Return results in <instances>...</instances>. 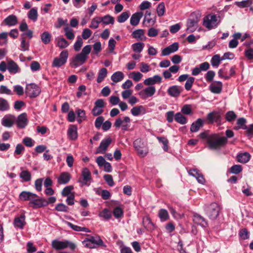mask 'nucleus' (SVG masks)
Here are the masks:
<instances>
[{"label":"nucleus","mask_w":253,"mask_h":253,"mask_svg":"<svg viewBox=\"0 0 253 253\" xmlns=\"http://www.w3.org/2000/svg\"><path fill=\"white\" fill-rule=\"evenodd\" d=\"M183 90V89L182 86L174 85L169 88L168 89V93L171 97H177L180 95Z\"/></svg>","instance_id":"obj_15"},{"label":"nucleus","mask_w":253,"mask_h":253,"mask_svg":"<svg viewBox=\"0 0 253 253\" xmlns=\"http://www.w3.org/2000/svg\"><path fill=\"white\" fill-rule=\"evenodd\" d=\"M28 119L27 114L25 113L18 116L17 119V126L20 128H23L27 125Z\"/></svg>","instance_id":"obj_20"},{"label":"nucleus","mask_w":253,"mask_h":253,"mask_svg":"<svg viewBox=\"0 0 253 253\" xmlns=\"http://www.w3.org/2000/svg\"><path fill=\"white\" fill-rule=\"evenodd\" d=\"M88 237L83 242V244L86 247L90 249L95 248L98 246H104V242L100 237L98 235L90 236L87 235Z\"/></svg>","instance_id":"obj_3"},{"label":"nucleus","mask_w":253,"mask_h":253,"mask_svg":"<svg viewBox=\"0 0 253 253\" xmlns=\"http://www.w3.org/2000/svg\"><path fill=\"white\" fill-rule=\"evenodd\" d=\"M188 173L193 176L195 177L199 183L203 184L205 182V179L203 177V175L200 172V171L197 169H191L188 171Z\"/></svg>","instance_id":"obj_22"},{"label":"nucleus","mask_w":253,"mask_h":253,"mask_svg":"<svg viewBox=\"0 0 253 253\" xmlns=\"http://www.w3.org/2000/svg\"><path fill=\"white\" fill-rule=\"evenodd\" d=\"M143 15L142 12H137L132 14L130 19V24L134 26L137 25Z\"/></svg>","instance_id":"obj_27"},{"label":"nucleus","mask_w":253,"mask_h":253,"mask_svg":"<svg viewBox=\"0 0 253 253\" xmlns=\"http://www.w3.org/2000/svg\"><path fill=\"white\" fill-rule=\"evenodd\" d=\"M32 197H38V195L31 192L26 191H22L19 195V199L22 201H29L30 202Z\"/></svg>","instance_id":"obj_25"},{"label":"nucleus","mask_w":253,"mask_h":253,"mask_svg":"<svg viewBox=\"0 0 253 253\" xmlns=\"http://www.w3.org/2000/svg\"><path fill=\"white\" fill-rule=\"evenodd\" d=\"M87 58L81 53L77 54L72 59L70 64L74 68H77L84 63Z\"/></svg>","instance_id":"obj_12"},{"label":"nucleus","mask_w":253,"mask_h":253,"mask_svg":"<svg viewBox=\"0 0 253 253\" xmlns=\"http://www.w3.org/2000/svg\"><path fill=\"white\" fill-rule=\"evenodd\" d=\"M144 46L142 42H136L132 44V48L135 52L140 53Z\"/></svg>","instance_id":"obj_50"},{"label":"nucleus","mask_w":253,"mask_h":253,"mask_svg":"<svg viewBox=\"0 0 253 253\" xmlns=\"http://www.w3.org/2000/svg\"><path fill=\"white\" fill-rule=\"evenodd\" d=\"M209 88L212 93L216 94L220 93L222 90V84L219 81L215 82L210 85Z\"/></svg>","instance_id":"obj_23"},{"label":"nucleus","mask_w":253,"mask_h":253,"mask_svg":"<svg viewBox=\"0 0 253 253\" xmlns=\"http://www.w3.org/2000/svg\"><path fill=\"white\" fill-rule=\"evenodd\" d=\"M101 22L104 25L113 24L114 23V18L110 15H106L103 17H100Z\"/></svg>","instance_id":"obj_41"},{"label":"nucleus","mask_w":253,"mask_h":253,"mask_svg":"<svg viewBox=\"0 0 253 253\" xmlns=\"http://www.w3.org/2000/svg\"><path fill=\"white\" fill-rule=\"evenodd\" d=\"M25 93L30 98H35L41 93V89L35 84H30L26 85Z\"/></svg>","instance_id":"obj_7"},{"label":"nucleus","mask_w":253,"mask_h":253,"mask_svg":"<svg viewBox=\"0 0 253 253\" xmlns=\"http://www.w3.org/2000/svg\"><path fill=\"white\" fill-rule=\"evenodd\" d=\"M53 248L56 250H62L69 247L71 250H74L76 247V245L69 241H60L54 240L51 244Z\"/></svg>","instance_id":"obj_5"},{"label":"nucleus","mask_w":253,"mask_h":253,"mask_svg":"<svg viewBox=\"0 0 253 253\" xmlns=\"http://www.w3.org/2000/svg\"><path fill=\"white\" fill-rule=\"evenodd\" d=\"M133 146L138 154L141 157H144L148 153L147 149L140 139H137L133 142Z\"/></svg>","instance_id":"obj_10"},{"label":"nucleus","mask_w":253,"mask_h":253,"mask_svg":"<svg viewBox=\"0 0 253 253\" xmlns=\"http://www.w3.org/2000/svg\"><path fill=\"white\" fill-rule=\"evenodd\" d=\"M251 157V155L248 152H244L238 154L237 159L238 162L246 164L250 161Z\"/></svg>","instance_id":"obj_31"},{"label":"nucleus","mask_w":253,"mask_h":253,"mask_svg":"<svg viewBox=\"0 0 253 253\" xmlns=\"http://www.w3.org/2000/svg\"><path fill=\"white\" fill-rule=\"evenodd\" d=\"M67 134L70 139L73 140H76L78 137L77 126L71 125L68 128Z\"/></svg>","instance_id":"obj_29"},{"label":"nucleus","mask_w":253,"mask_h":253,"mask_svg":"<svg viewBox=\"0 0 253 253\" xmlns=\"http://www.w3.org/2000/svg\"><path fill=\"white\" fill-rule=\"evenodd\" d=\"M156 92V88L152 85H149L139 92V95L143 99H146L152 96Z\"/></svg>","instance_id":"obj_14"},{"label":"nucleus","mask_w":253,"mask_h":253,"mask_svg":"<svg viewBox=\"0 0 253 253\" xmlns=\"http://www.w3.org/2000/svg\"><path fill=\"white\" fill-rule=\"evenodd\" d=\"M46 204L45 199L38 198V196L32 197L31 201L29 203V206L33 209H38L46 206Z\"/></svg>","instance_id":"obj_11"},{"label":"nucleus","mask_w":253,"mask_h":253,"mask_svg":"<svg viewBox=\"0 0 253 253\" xmlns=\"http://www.w3.org/2000/svg\"><path fill=\"white\" fill-rule=\"evenodd\" d=\"M66 224L73 230L76 231H83L85 232H90V230L88 228L84 227H80L78 225H74L72 223L66 221Z\"/></svg>","instance_id":"obj_36"},{"label":"nucleus","mask_w":253,"mask_h":253,"mask_svg":"<svg viewBox=\"0 0 253 253\" xmlns=\"http://www.w3.org/2000/svg\"><path fill=\"white\" fill-rule=\"evenodd\" d=\"M165 12V5L163 2L160 3L157 8V12L159 17L164 15Z\"/></svg>","instance_id":"obj_53"},{"label":"nucleus","mask_w":253,"mask_h":253,"mask_svg":"<svg viewBox=\"0 0 253 253\" xmlns=\"http://www.w3.org/2000/svg\"><path fill=\"white\" fill-rule=\"evenodd\" d=\"M179 48V44L178 42H174L169 46L165 48L162 51V56H167L171 53L176 51Z\"/></svg>","instance_id":"obj_17"},{"label":"nucleus","mask_w":253,"mask_h":253,"mask_svg":"<svg viewBox=\"0 0 253 253\" xmlns=\"http://www.w3.org/2000/svg\"><path fill=\"white\" fill-rule=\"evenodd\" d=\"M41 37L42 42L45 44H48L51 41V35L48 32H44Z\"/></svg>","instance_id":"obj_43"},{"label":"nucleus","mask_w":253,"mask_h":253,"mask_svg":"<svg viewBox=\"0 0 253 253\" xmlns=\"http://www.w3.org/2000/svg\"><path fill=\"white\" fill-rule=\"evenodd\" d=\"M242 171V168L241 165H235L230 168V172L232 173L237 174Z\"/></svg>","instance_id":"obj_63"},{"label":"nucleus","mask_w":253,"mask_h":253,"mask_svg":"<svg viewBox=\"0 0 253 253\" xmlns=\"http://www.w3.org/2000/svg\"><path fill=\"white\" fill-rule=\"evenodd\" d=\"M174 120L181 125L186 124L187 122V118L180 112L176 113L174 116Z\"/></svg>","instance_id":"obj_39"},{"label":"nucleus","mask_w":253,"mask_h":253,"mask_svg":"<svg viewBox=\"0 0 253 253\" xmlns=\"http://www.w3.org/2000/svg\"><path fill=\"white\" fill-rule=\"evenodd\" d=\"M158 215L162 221L167 220L169 217L168 211L163 209L159 211Z\"/></svg>","instance_id":"obj_48"},{"label":"nucleus","mask_w":253,"mask_h":253,"mask_svg":"<svg viewBox=\"0 0 253 253\" xmlns=\"http://www.w3.org/2000/svg\"><path fill=\"white\" fill-rule=\"evenodd\" d=\"M195 78L192 77H189L185 84V88L187 90H190L191 89L192 85L194 82Z\"/></svg>","instance_id":"obj_57"},{"label":"nucleus","mask_w":253,"mask_h":253,"mask_svg":"<svg viewBox=\"0 0 253 253\" xmlns=\"http://www.w3.org/2000/svg\"><path fill=\"white\" fill-rule=\"evenodd\" d=\"M25 215L24 214H21L19 217H16L14 221L15 226L22 229L24 227L26 222L25 221Z\"/></svg>","instance_id":"obj_32"},{"label":"nucleus","mask_w":253,"mask_h":253,"mask_svg":"<svg viewBox=\"0 0 253 253\" xmlns=\"http://www.w3.org/2000/svg\"><path fill=\"white\" fill-rule=\"evenodd\" d=\"M38 16V14L37 8L34 7L31 8L28 13V17L29 18V19H30L34 22H35L37 20Z\"/></svg>","instance_id":"obj_40"},{"label":"nucleus","mask_w":253,"mask_h":253,"mask_svg":"<svg viewBox=\"0 0 253 253\" xmlns=\"http://www.w3.org/2000/svg\"><path fill=\"white\" fill-rule=\"evenodd\" d=\"M227 142V138L224 136H219L217 134H213L207 138V143L209 149L215 150L220 149L225 145Z\"/></svg>","instance_id":"obj_1"},{"label":"nucleus","mask_w":253,"mask_h":253,"mask_svg":"<svg viewBox=\"0 0 253 253\" xmlns=\"http://www.w3.org/2000/svg\"><path fill=\"white\" fill-rule=\"evenodd\" d=\"M20 41H21V45H20V49L23 51L29 50V46H30L29 42L27 41L26 38H24V37L23 38L21 37Z\"/></svg>","instance_id":"obj_46"},{"label":"nucleus","mask_w":253,"mask_h":253,"mask_svg":"<svg viewBox=\"0 0 253 253\" xmlns=\"http://www.w3.org/2000/svg\"><path fill=\"white\" fill-rule=\"evenodd\" d=\"M157 139L158 140L160 143H161L163 144V149L165 151H167L168 150V140L164 136H158Z\"/></svg>","instance_id":"obj_52"},{"label":"nucleus","mask_w":253,"mask_h":253,"mask_svg":"<svg viewBox=\"0 0 253 253\" xmlns=\"http://www.w3.org/2000/svg\"><path fill=\"white\" fill-rule=\"evenodd\" d=\"M162 82V78L159 75H155L153 77H150L145 79L144 84L147 85H152L156 83H160Z\"/></svg>","instance_id":"obj_24"},{"label":"nucleus","mask_w":253,"mask_h":253,"mask_svg":"<svg viewBox=\"0 0 253 253\" xmlns=\"http://www.w3.org/2000/svg\"><path fill=\"white\" fill-rule=\"evenodd\" d=\"M207 118L209 123L211 124L213 122H218L220 119V115L219 112L213 111L208 114Z\"/></svg>","instance_id":"obj_28"},{"label":"nucleus","mask_w":253,"mask_h":253,"mask_svg":"<svg viewBox=\"0 0 253 253\" xmlns=\"http://www.w3.org/2000/svg\"><path fill=\"white\" fill-rule=\"evenodd\" d=\"M98 166L100 167H104V170L110 172L112 170V166L109 162H106L104 158L101 156H98L96 160Z\"/></svg>","instance_id":"obj_13"},{"label":"nucleus","mask_w":253,"mask_h":253,"mask_svg":"<svg viewBox=\"0 0 253 253\" xmlns=\"http://www.w3.org/2000/svg\"><path fill=\"white\" fill-rule=\"evenodd\" d=\"M253 4V1L252 0H243L242 1H236L235 4L240 8H245L249 7Z\"/></svg>","instance_id":"obj_49"},{"label":"nucleus","mask_w":253,"mask_h":253,"mask_svg":"<svg viewBox=\"0 0 253 253\" xmlns=\"http://www.w3.org/2000/svg\"><path fill=\"white\" fill-rule=\"evenodd\" d=\"M227 65L225 64L224 67L219 70L218 75L220 78H222L225 80L229 79L231 76L235 73V67L232 66L229 69L227 68Z\"/></svg>","instance_id":"obj_8"},{"label":"nucleus","mask_w":253,"mask_h":253,"mask_svg":"<svg viewBox=\"0 0 253 253\" xmlns=\"http://www.w3.org/2000/svg\"><path fill=\"white\" fill-rule=\"evenodd\" d=\"M100 22V17H95L91 20L89 27L92 29H96Z\"/></svg>","instance_id":"obj_55"},{"label":"nucleus","mask_w":253,"mask_h":253,"mask_svg":"<svg viewBox=\"0 0 253 253\" xmlns=\"http://www.w3.org/2000/svg\"><path fill=\"white\" fill-rule=\"evenodd\" d=\"M220 207L216 203H212L206 207L205 209L206 214L210 219H215L219 215Z\"/></svg>","instance_id":"obj_4"},{"label":"nucleus","mask_w":253,"mask_h":253,"mask_svg":"<svg viewBox=\"0 0 253 253\" xmlns=\"http://www.w3.org/2000/svg\"><path fill=\"white\" fill-rule=\"evenodd\" d=\"M7 69L11 74H16L20 72V68L13 60H10L7 62Z\"/></svg>","instance_id":"obj_19"},{"label":"nucleus","mask_w":253,"mask_h":253,"mask_svg":"<svg viewBox=\"0 0 253 253\" xmlns=\"http://www.w3.org/2000/svg\"><path fill=\"white\" fill-rule=\"evenodd\" d=\"M133 38L137 39L138 40L144 41L146 37L144 36V31L142 29H138L133 32L132 34Z\"/></svg>","instance_id":"obj_34"},{"label":"nucleus","mask_w":253,"mask_h":253,"mask_svg":"<svg viewBox=\"0 0 253 253\" xmlns=\"http://www.w3.org/2000/svg\"><path fill=\"white\" fill-rule=\"evenodd\" d=\"M193 221L195 224L200 225L203 227H206L208 225V222L206 219L198 214H195L193 215Z\"/></svg>","instance_id":"obj_21"},{"label":"nucleus","mask_w":253,"mask_h":253,"mask_svg":"<svg viewBox=\"0 0 253 253\" xmlns=\"http://www.w3.org/2000/svg\"><path fill=\"white\" fill-rule=\"evenodd\" d=\"M244 129L246 130L247 136L250 139L252 138L253 137V124L249 126H245Z\"/></svg>","instance_id":"obj_60"},{"label":"nucleus","mask_w":253,"mask_h":253,"mask_svg":"<svg viewBox=\"0 0 253 253\" xmlns=\"http://www.w3.org/2000/svg\"><path fill=\"white\" fill-rule=\"evenodd\" d=\"M129 16V14L128 12H123L118 17L117 20L119 23H124L128 18Z\"/></svg>","instance_id":"obj_56"},{"label":"nucleus","mask_w":253,"mask_h":253,"mask_svg":"<svg viewBox=\"0 0 253 253\" xmlns=\"http://www.w3.org/2000/svg\"><path fill=\"white\" fill-rule=\"evenodd\" d=\"M15 120V117L13 115L5 116L1 120V125L5 127H10L13 125Z\"/></svg>","instance_id":"obj_18"},{"label":"nucleus","mask_w":253,"mask_h":253,"mask_svg":"<svg viewBox=\"0 0 253 253\" xmlns=\"http://www.w3.org/2000/svg\"><path fill=\"white\" fill-rule=\"evenodd\" d=\"M223 60L222 57L218 54L213 55L211 59V64L213 67H218L221 61Z\"/></svg>","instance_id":"obj_45"},{"label":"nucleus","mask_w":253,"mask_h":253,"mask_svg":"<svg viewBox=\"0 0 253 253\" xmlns=\"http://www.w3.org/2000/svg\"><path fill=\"white\" fill-rule=\"evenodd\" d=\"M10 109V105L7 100L0 98V111L4 112Z\"/></svg>","instance_id":"obj_42"},{"label":"nucleus","mask_w":253,"mask_h":253,"mask_svg":"<svg viewBox=\"0 0 253 253\" xmlns=\"http://www.w3.org/2000/svg\"><path fill=\"white\" fill-rule=\"evenodd\" d=\"M3 23L9 26H13L18 23V19L16 15L11 14L5 18Z\"/></svg>","instance_id":"obj_26"},{"label":"nucleus","mask_w":253,"mask_h":253,"mask_svg":"<svg viewBox=\"0 0 253 253\" xmlns=\"http://www.w3.org/2000/svg\"><path fill=\"white\" fill-rule=\"evenodd\" d=\"M112 142L110 137L103 139L96 150V153H104Z\"/></svg>","instance_id":"obj_16"},{"label":"nucleus","mask_w":253,"mask_h":253,"mask_svg":"<svg viewBox=\"0 0 253 253\" xmlns=\"http://www.w3.org/2000/svg\"><path fill=\"white\" fill-rule=\"evenodd\" d=\"M82 175L83 177V180L84 181V184H86L88 181L91 179V173L88 169L86 168H84L83 169Z\"/></svg>","instance_id":"obj_38"},{"label":"nucleus","mask_w":253,"mask_h":253,"mask_svg":"<svg viewBox=\"0 0 253 253\" xmlns=\"http://www.w3.org/2000/svg\"><path fill=\"white\" fill-rule=\"evenodd\" d=\"M56 40L57 41V46L60 48H65L69 45V43L66 39L62 37H57Z\"/></svg>","instance_id":"obj_37"},{"label":"nucleus","mask_w":253,"mask_h":253,"mask_svg":"<svg viewBox=\"0 0 253 253\" xmlns=\"http://www.w3.org/2000/svg\"><path fill=\"white\" fill-rule=\"evenodd\" d=\"M199 18L195 13H192L187 22L186 31L188 33L194 32L198 28Z\"/></svg>","instance_id":"obj_6"},{"label":"nucleus","mask_w":253,"mask_h":253,"mask_svg":"<svg viewBox=\"0 0 253 253\" xmlns=\"http://www.w3.org/2000/svg\"><path fill=\"white\" fill-rule=\"evenodd\" d=\"M204 125V121L202 119H198L193 123L190 127V130L192 132H197Z\"/></svg>","instance_id":"obj_30"},{"label":"nucleus","mask_w":253,"mask_h":253,"mask_svg":"<svg viewBox=\"0 0 253 253\" xmlns=\"http://www.w3.org/2000/svg\"><path fill=\"white\" fill-rule=\"evenodd\" d=\"M19 176L24 182L29 181L31 179V174L28 170H22L19 174Z\"/></svg>","instance_id":"obj_47"},{"label":"nucleus","mask_w":253,"mask_h":253,"mask_svg":"<svg viewBox=\"0 0 253 253\" xmlns=\"http://www.w3.org/2000/svg\"><path fill=\"white\" fill-rule=\"evenodd\" d=\"M65 31V35L67 38L69 40H73L75 38V34L72 32V30L69 27H65L64 29Z\"/></svg>","instance_id":"obj_61"},{"label":"nucleus","mask_w":253,"mask_h":253,"mask_svg":"<svg viewBox=\"0 0 253 253\" xmlns=\"http://www.w3.org/2000/svg\"><path fill=\"white\" fill-rule=\"evenodd\" d=\"M130 119L128 117H125L123 120L121 118H118L116 120L114 126L116 128H119L121 126L123 130L126 131L128 129L130 126Z\"/></svg>","instance_id":"obj_9"},{"label":"nucleus","mask_w":253,"mask_h":253,"mask_svg":"<svg viewBox=\"0 0 253 253\" xmlns=\"http://www.w3.org/2000/svg\"><path fill=\"white\" fill-rule=\"evenodd\" d=\"M124 74L121 71L115 72L111 77V80L114 83L121 82L124 78Z\"/></svg>","instance_id":"obj_35"},{"label":"nucleus","mask_w":253,"mask_h":253,"mask_svg":"<svg viewBox=\"0 0 253 253\" xmlns=\"http://www.w3.org/2000/svg\"><path fill=\"white\" fill-rule=\"evenodd\" d=\"M74 189L73 185H69L65 187L62 191V195L63 197L69 196L71 194V191Z\"/></svg>","instance_id":"obj_59"},{"label":"nucleus","mask_w":253,"mask_h":253,"mask_svg":"<svg viewBox=\"0 0 253 253\" xmlns=\"http://www.w3.org/2000/svg\"><path fill=\"white\" fill-rule=\"evenodd\" d=\"M220 22V18L215 14H209L203 18V25L209 30L214 29Z\"/></svg>","instance_id":"obj_2"},{"label":"nucleus","mask_w":253,"mask_h":253,"mask_svg":"<svg viewBox=\"0 0 253 253\" xmlns=\"http://www.w3.org/2000/svg\"><path fill=\"white\" fill-rule=\"evenodd\" d=\"M107 75V70L105 68H102L100 69L98 72V77L97 79V82L100 83L103 81L104 78Z\"/></svg>","instance_id":"obj_44"},{"label":"nucleus","mask_w":253,"mask_h":253,"mask_svg":"<svg viewBox=\"0 0 253 253\" xmlns=\"http://www.w3.org/2000/svg\"><path fill=\"white\" fill-rule=\"evenodd\" d=\"M141 110H144L142 106H135L131 109V113L134 116H137L140 114Z\"/></svg>","instance_id":"obj_58"},{"label":"nucleus","mask_w":253,"mask_h":253,"mask_svg":"<svg viewBox=\"0 0 253 253\" xmlns=\"http://www.w3.org/2000/svg\"><path fill=\"white\" fill-rule=\"evenodd\" d=\"M83 44V42L82 39L81 38L80 36L77 37V40L75 42V43L74 44V49L76 51H79Z\"/></svg>","instance_id":"obj_54"},{"label":"nucleus","mask_w":253,"mask_h":253,"mask_svg":"<svg viewBox=\"0 0 253 253\" xmlns=\"http://www.w3.org/2000/svg\"><path fill=\"white\" fill-rule=\"evenodd\" d=\"M25 150L24 147L21 144H18L16 146L15 150L14 151V155H21Z\"/></svg>","instance_id":"obj_62"},{"label":"nucleus","mask_w":253,"mask_h":253,"mask_svg":"<svg viewBox=\"0 0 253 253\" xmlns=\"http://www.w3.org/2000/svg\"><path fill=\"white\" fill-rule=\"evenodd\" d=\"M70 174L67 172H63L58 178V182L60 184H65L70 181Z\"/></svg>","instance_id":"obj_33"},{"label":"nucleus","mask_w":253,"mask_h":253,"mask_svg":"<svg viewBox=\"0 0 253 253\" xmlns=\"http://www.w3.org/2000/svg\"><path fill=\"white\" fill-rule=\"evenodd\" d=\"M237 115L233 111H228L225 115V118L228 122H232L236 119Z\"/></svg>","instance_id":"obj_64"},{"label":"nucleus","mask_w":253,"mask_h":253,"mask_svg":"<svg viewBox=\"0 0 253 253\" xmlns=\"http://www.w3.org/2000/svg\"><path fill=\"white\" fill-rule=\"evenodd\" d=\"M99 216L103 217L105 219L108 220L111 218L112 213L107 209H105L99 213Z\"/></svg>","instance_id":"obj_51"}]
</instances>
